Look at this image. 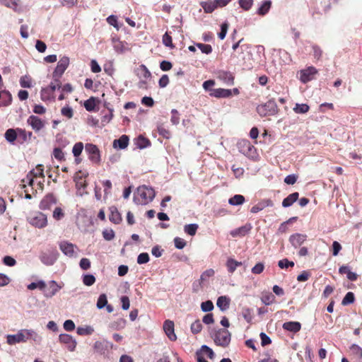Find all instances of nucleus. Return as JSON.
<instances>
[{
	"instance_id": "nucleus-31",
	"label": "nucleus",
	"mask_w": 362,
	"mask_h": 362,
	"mask_svg": "<svg viewBox=\"0 0 362 362\" xmlns=\"http://www.w3.org/2000/svg\"><path fill=\"white\" fill-rule=\"evenodd\" d=\"M252 227L250 225H245L241 226L234 230H232L230 234L233 237L236 236H245L251 230Z\"/></svg>"
},
{
	"instance_id": "nucleus-40",
	"label": "nucleus",
	"mask_w": 362,
	"mask_h": 362,
	"mask_svg": "<svg viewBox=\"0 0 362 362\" xmlns=\"http://www.w3.org/2000/svg\"><path fill=\"white\" fill-rule=\"evenodd\" d=\"M198 228L199 226L197 223L187 224L184 227V231L187 234L193 236L196 234Z\"/></svg>"
},
{
	"instance_id": "nucleus-4",
	"label": "nucleus",
	"mask_w": 362,
	"mask_h": 362,
	"mask_svg": "<svg viewBox=\"0 0 362 362\" xmlns=\"http://www.w3.org/2000/svg\"><path fill=\"white\" fill-rule=\"evenodd\" d=\"M61 88V83L58 79H54L49 86L42 88L40 91V98L44 102L52 101L54 100V91L57 88Z\"/></svg>"
},
{
	"instance_id": "nucleus-32",
	"label": "nucleus",
	"mask_w": 362,
	"mask_h": 362,
	"mask_svg": "<svg viewBox=\"0 0 362 362\" xmlns=\"http://www.w3.org/2000/svg\"><path fill=\"white\" fill-rule=\"evenodd\" d=\"M243 264L241 262L236 261L233 258H228L226 261V267L227 270L230 274H233L238 267H240Z\"/></svg>"
},
{
	"instance_id": "nucleus-23",
	"label": "nucleus",
	"mask_w": 362,
	"mask_h": 362,
	"mask_svg": "<svg viewBox=\"0 0 362 362\" xmlns=\"http://www.w3.org/2000/svg\"><path fill=\"white\" fill-rule=\"evenodd\" d=\"M273 202L270 199H264L257 204L256 205L253 206L251 208V213L256 214L262 210H263L264 208L267 206H272Z\"/></svg>"
},
{
	"instance_id": "nucleus-39",
	"label": "nucleus",
	"mask_w": 362,
	"mask_h": 362,
	"mask_svg": "<svg viewBox=\"0 0 362 362\" xmlns=\"http://www.w3.org/2000/svg\"><path fill=\"white\" fill-rule=\"evenodd\" d=\"M76 332L78 335H90L94 332V329L91 326L78 327Z\"/></svg>"
},
{
	"instance_id": "nucleus-33",
	"label": "nucleus",
	"mask_w": 362,
	"mask_h": 362,
	"mask_svg": "<svg viewBox=\"0 0 362 362\" xmlns=\"http://www.w3.org/2000/svg\"><path fill=\"white\" fill-rule=\"evenodd\" d=\"M201 6L206 13H212L216 8V4L214 1H202L200 3Z\"/></svg>"
},
{
	"instance_id": "nucleus-19",
	"label": "nucleus",
	"mask_w": 362,
	"mask_h": 362,
	"mask_svg": "<svg viewBox=\"0 0 362 362\" xmlns=\"http://www.w3.org/2000/svg\"><path fill=\"white\" fill-rule=\"evenodd\" d=\"M112 42L115 51L119 54H122L129 50L128 44L126 42L120 41L118 38L112 37Z\"/></svg>"
},
{
	"instance_id": "nucleus-44",
	"label": "nucleus",
	"mask_w": 362,
	"mask_h": 362,
	"mask_svg": "<svg viewBox=\"0 0 362 362\" xmlns=\"http://www.w3.org/2000/svg\"><path fill=\"white\" fill-rule=\"evenodd\" d=\"M275 300V296L272 293H267L262 296L261 298L262 302L266 305H271Z\"/></svg>"
},
{
	"instance_id": "nucleus-3",
	"label": "nucleus",
	"mask_w": 362,
	"mask_h": 362,
	"mask_svg": "<svg viewBox=\"0 0 362 362\" xmlns=\"http://www.w3.org/2000/svg\"><path fill=\"white\" fill-rule=\"evenodd\" d=\"M59 257V253L54 247H50L44 251H41L39 259L46 266H52Z\"/></svg>"
},
{
	"instance_id": "nucleus-47",
	"label": "nucleus",
	"mask_w": 362,
	"mask_h": 362,
	"mask_svg": "<svg viewBox=\"0 0 362 362\" xmlns=\"http://www.w3.org/2000/svg\"><path fill=\"white\" fill-rule=\"evenodd\" d=\"M355 300V296L353 292H348L345 296L344 297L341 304L343 305H347L351 303H353Z\"/></svg>"
},
{
	"instance_id": "nucleus-20",
	"label": "nucleus",
	"mask_w": 362,
	"mask_h": 362,
	"mask_svg": "<svg viewBox=\"0 0 362 362\" xmlns=\"http://www.w3.org/2000/svg\"><path fill=\"white\" fill-rule=\"evenodd\" d=\"M27 122L30 125L35 132H38L42 129L45 124L38 117L35 115H30L27 120Z\"/></svg>"
},
{
	"instance_id": "nucleus-13",
	"label": "nucleus",
	"mask_w": 362,
	"mask_h": 362,
	"mask_svg": "<svg viewBox=\"0 0 362 362\" xmlns=\"http://www.w3.org/2000/svg\"><path fill=\"white\" fill-rule=\"evenodd\" d=\"M62 288V286L59 285L57 281L52 280L48 282V288L45 286L42 291H43L44 296L47 298H49L56 295Z\"/></svg>"
},
{
	"instance_id": "nucleus-1",
	"label": "nucleus",
	"mask_w": 362,
	"mask_h": 362,
	"mask_svg": "<svg viewBox=\"0 0 362 362\" xmlns=\"http://www.w3.org/2000/svg\"><path fill=\"white\" fill-rule=\"evenodd\" d=\"M6 340L9 345L26 342L28 340H32L36 344H40L42 341V337L34 329H22L16 334H8L6 336Z\"/></svg>"
},
{
	"instance_id": "nucleus-45",
	"label": "nucleus",
	"mask_w": 362,
	"mask_h": 362,
	"mask_svg": "<svg viewBox=\"0 0 362 362\" xmlns=\"http://www.w3.org/2000/svg\"><path fill=\"white\" fill-rule=\"evenodd\" d=\"M20 85L22 88H30L32 87V79L28 76L25 75L20 78Z\"/></svg>"
},
{
	"instance_id": "nucleus-14",
	"label": "nucleus",
	"mask_w": 362,
	"mask_h": 362,
	"mask_svg": "<svg viewBox=\"0 0 362 362\" xmlns=\"http://www.w3.org/2000/svg\"><path fill=\"white\" fill-rule=\"evenodd\" d=\"M59 341L60 343L65 344L70 351L75 350L77 342L71 335L61 334L59 336Z\"/></svg>"
},
{
	"instance_id": "nucleus-62",
	"label": "nucleus",
	"mask_w": 362,
	"mask_h": 362,
	"mask_svg": "<svg viewBox=\"0 0 362 362\" xmlns=\"http://www.w3.org/2000/svg\"><path fill=\"white\" fill-rule=\"evenodd\" d=\"M149 261V255L146 252H142L137 257V263L139 264H146Z\"/></svg>"
},
{
	"instance_id": "nucleus-53",
	"label": "nucleus",
	"mask_w": 362,
	"mask_h": 362,
	"mask_svg": "<svg viewBox=\"0 0 362 362\" xmlns=\"http://www.w3.org/2000/svg\"><path fill=\"white\" fill-rule=\"evenodd\" d=\"M84 107L86 110L88 112H92L95 110V102L93 98H90L85 101Z\"/></svg>"
},
{
	"instance_id": "nucleus-21",
	"label": "nucleus",
	"mask_w": 362,
	"mask_h": 362,
	"mask_svg": "<svg viewBox=\"0 0 362 362\" xmlns=\"http://www.w3.org/2000/svg\"><path fill=\"white\" fill-rule=\"evenodd\" d=\"M232 95V91L230 89L224 88H215L211 90L210 95L217 98H226Z\"/></svg>"
},
{
	"instance_id": "nucleus-10",
	"label": "nucleus",
	"mask_w": 362,
	"mask_h": 362,
	"mask_svg": "<svg viewBox=\"0 0 362 362\" xmlns=\"http://www.w3.org/2000/svg\"><path fill=\"white\" fill-rule=\"evenodd\" d=\"M240 152L248 158H255L257 156L256 149L250 141L247 140L239 143Z\"/></svg>"
},
{
	"instance_id": "nucleus-28",
	"label": "nucleus",
	"mask_w": 362,
	"mask_h": 362,
	"mask_svg": "<svg viewBox=\"0 0 362 362\" xmlns=\"http://www.w3.org/2000/svg\"><path fill=\"white\" fill-rule=\"evenodd\" d=\"M0 4L17 13H21L22 11L16 0H0Z\"/></svg>"
},
{
	"instance_id": "nucleus-42",
	"label": "nucleus",
	"mask_w": 362,
	"mask_h": 362,
	"mask_svg": "<svg viewBox=\"0 0 362 362\" xmlns=\"http://www.w3.org/2000/svg\"><path fill=\"white\" fill-rule=\"evenodd\" d=\"M46 286L47 285L44 281L40 280L37 282L30 283V284L28 285L27 288L29 290H34L35 288H39L40 290L42 291L45 288Z\"/></svg>"
},
{
	"instance_id": "nucleus-26",
	"label": "nucleus",
	"mask_w": 362,
	"mask_h": 362,
	"mask_svg": "<svg viewBox=\"0 0 362 362\" xmlns=\"http://www.w3.org/2000/svg\"><path fill=\"white\" fill-rule=\"evenodd\" d=\"M272 7V1L267 0L262 1L257 10V13L259 16H264L267 14Z\"/></svg>"
},
{
	"instance_id": "nucleus-56",
	"label": "nucleus",
	"mask_w": 362,
	"mask_h": 362,
	"mask_svg": "<svg viewBox=\"0 0 362 362\" xmlns=\"http://www.w3.org/2000/svg\"><path fill=\"white\" fill-rule=\"evenodd\" d=\"M239 5L243 10L249 11L253 5V0H239Z\"/></svg>"
},
{
	"instance_id": "nucleus-34",
	"label": "nucleus",
	"mask_w": 362,
	"mask_h": 362,
	"mask_svg": "<svg viewBox=\"0 0 362 362\" xmlns=\"http://www.w3.org/2000/svg\"><path fill=\"white\" fill-rule=\"evenodd\" d=\"M112 346L109 341H95L93 346L94 350L100 354H103L105 349L107 348L108 345Z\"/></svg>"
},
{
	"instance_id": "nucleus-8",
	"label": "nucleus",
	"mask_w": 362,
	"mask_h": 362,
	"mask_svg": "<svg viewBox=\"0 0 362 362\" xmlns=\"http://www.w3.org/2000/svg\"><path fill=\"white\" fill-rule=\"evenodd\" d=\"M214 342L221 346H227L230 341V333L226 329H219L214 336Z\"/></svg>"
},
{
	"instance_id": "nucleus-37",
	"label": "nucleus",
	"mask_w": 362,
	"mask_h": 362,
	"mask_svg": "<svg viewBox=\"0 0 362 362\" xmlns=\"http://www.w3.org/2000/svg\"><path fill=\"white\" fill-rule=\"evenodd\" d=\"M245 197L241 194H235L229 199L228 203L232 206L241 205L245 202Z\"/></svg>"
},
{
	"instance_id": "nucleus-46",
	"label": "nucleus",
	"mask_w": 362,
	"mask_h": 362,
	"mask_svg": "<svg viewBox=\"0 0 362 362\" xmlns=\"http://www.w3.org/2000/svg\"><path fill=\"white\" fill-rule=\"evenodd\" d=\"M30 175H32L33 177H44V167L42 165H37L36 168L35 170H33L29 172Z\"/></svg>"
},
{
	"instance_id": "nucleus-38",
	"label": "nucleus",
	"mask_w": 362,
	"mask_h": 362,
	"mask_svg": "<svg viewBox=\"0 0 362 362\" xmlns=\"http://www.w3.org/2000/svg\"><path fill=\"white\" fill-rule=\"evenodd\" d=\"M242 316L248 323H251L253 319V311L251 308H243L241 312Z\"/></svg>"
},
{
	"instance_id": "nucleus-27",
	"label": "nucleus",
	"mask_w": 362,
	"mask_h": 362,
	"mask_svg": "<svg viewBox=\"0 0 362 362\" xmlns=\"http://www.w3.org/2000/svg\"><path fill=\"white\" fill-rule=\"evenodd\" d=\"M129 144V137L127 135L121 136L118 139L113 141V146L119 149H124Z\"/></svg>"
},
{
	"instance_id": "nucleus-64",
	"label": "nucleus",
	"mask_w": 362,
	"mask_h": 362,
	"mask_svg": "<svg viewBox=\"0 0 362 362\" xmlns=\"http://www.w3.org/2000/svg\"><path fill=\"white\" fill-rule=\"evenodd\" d=\"M312 49L315 59H316L317 60H320L322 54V51L321 48L317 45H313L312 46Z\"/></svg>"
},
{
	"instance_id": "nucleus-61",
	"label": "nucleus",
	"mask_w": 362,
	"mask_h": 362,
	"mask_svg": "<svg viewBox=\"0 0 362 362\" xmlns=\"http://www.w3.org/2000/svg\"><path fill=\"white\" fill-rule=\"evenodd\" d=\"M139 71L140 72V75L141 77L144 78H148L151 77V72L149 71V70L147 69V67L144 65V64H141L140 66H139Z\"/></svg>"
},
{
	"instance_id": "nucleus-50",
	"label": "nucleus",
	"mask_w": 362,
	"mask_h": 362,
	"mask_svg": "<svg viewBox=\"0 0 362 362\" xmlns=\"http://www.w3.org/2000/svg\"><path fill=\"white\" fill-rule=\"evenodd\" d=\"M95 282V278L93 274H85L83 276V283L84 285L90 286Z\"/></svg>"
},
{
	"instance_id": "nucleus-55",
	"label": "nucleus",
	"mask_w": 362,
	"mask_h": 362,
	"mask_svg": "<svg viewBox=\"0 0 362 362\" xmlns=\"http://www.w3.org/2000/svg\"><path fill=\"white\" fill-rule=\"evenodd\" d=\"M202 329V325L200 322V320H195L192 325H191V331L193 334H198L201 332Z\"/></svg>"
},
{
	"instance_id": "nucleus-43",
	"label": "nucleus",
	"mask_w": 362,
	"mask_h": 362,
	"mask_svg": "<svg viewBox=\"0 0 362 362\" xmlns=\"http://www.w3.org/2000/svg\"><path fill=\"white\" fill-rule=\"evenodd\" d=\"M18 131V137L23 140V141H26L30 139L33 135L31 132H26L25 129H17Z\"/></svg>"
},
{
	"instance_id": "nucleus-59",
	"label": "nucleus",
	"mask_w": 362,
	"mask_h": 362,
	"mask_svg": "<svg viewBox=\"0 0 362 362\" xmlns=\"http://www.w3.org/2000/svg\"><path fill=\"white\" fill-rule=\"evenodd\" d=\"M278 266L281 269H287L289 267H293L294 262L292 261H289L288 259H283L279 261Z\"/></svg>"
},
{
	"instance_id": "nucleus-15",
	"label": "nucleus",
	"mask_w": 362,
	"mask_h": 362,
	"mask_svg": "<svg viewBox=\"0 0 362 362\" xmlns=\"http://www.w3.org/2000/svg\"><path fill=\"white\" fill-rule=\"evenodd\" d=\"M307 240V235L303 233H294L289 237V242L291 245L297 249L300 247Z\"/></svg>"
},
{
	"instance_id": "nucleus-36",
	"label": "nucleus",
	"mask_w": 362,
	"mask_h": 362,
	"mask_svg": "<svg viewBox=\"0 0 362 362\" xmlns=\"http://www.w3.org/2000/svg\"><path fill=\"white\" fill-rule=\"evenodd\" d=\"M136 146L140 148H145L151 145L150 141L142 135L137 137L136 140Z\"/></svg>"
},
{
	"instance_id": "nucleus-11",
	"label": "nucleus",
	"mask_w": 362,
	"mask_h": 362,
	"mask_svg": "<svg viewBox=\"0 0 362 362\" xmlns=\"http://www.w3.org/2000/svg\"><path fill=\"white\" fill-rule=\"evenodd\" d=\"M69 64V58L64 56L57 63V67L53 72V78L59 80V78L64 73Z\"/></svg>"
},
{
	"instance_id": "nucleus-29",
	"label": "nucleus",
	"mask_w": 362,
	"mask_h": 362,
	"mask_svg": "<svg viewBox=\"0 0 362 362\" xmlns=\"http://www.w3.org/2000/svg\"><path fill=\"white\" fill-rule=\"evenodd\" d=\"M230 299L226 296L218 297L216 301V305L221 311H225L228 309Z\"/></svg>"
},
{
	"instance_id": "nucleus-41",
	"label": "nucleus",
	"mask_w": 362,
	"mask_h": 362,
	"mask_svg": "<svg viewBox=\"0 0 362 362\" xmlns=\"http://www.w3.org/2000/svg\"><path fill=\"white\" fill-rule=\"evenodd\" d=\"M309 109L310 107L307 104L296 103L295 107H293V111L297 114H304L308 112Z\"/></svg>"
},
{
	"instance_id": "nucleus-6",
	"label": "nucleus",
	"mask_w": 362,
	"mask_h": 362,
	"mask_svg": "<svg viewBox=\"0 0 362 362\" xmlns=\"http://www.w3.org/2000/svg\"><path fill=\"white\" fill-rule=\"evenodd\" d=\"M59 247L62 252L69 258H76L78 255V247L66 240H62L59 243Z\"/></svg>"
},
{
	"instance_id": "nucleus-25",
	"label": "nucleus",
	"mask_w": 362,
	"mask_h": 362,
	"mask_svg": "<svg viewBox=\"0 0 362 362\" xmlns=\"http://www.w3.org/2000/svg\"><path fill=\"white\" fill-rule=\"evenodd\" d=\"M109 209L110 212V214L109 216L110 221L115 224L119 223L122 221V217L117 207L115 206H112L110 207Z\"/></svg>"
},
{
	"instance_id": "nucleus-51",
	"label": "nucleus",
	"mask_w": 362,
	"mask_h": 362,
	"mask_svg": "<svg viewBox=\"0 0 362 362\" xmlns=\"http://www.w3.org/2000/svg\"><path fill=\"white\" fill-rule=\"evenodd\" d=\"M215 274V272L213 269H209L204 271L200 276V281L204 282L208 281V279L213 276Z\"/></svg>"
},
{
	"instance_id": "nucleus-60",
	"label": "nucleus",
	"mask_w": 362,
	"mask_h": 362,
	"mask_svg": "<svg viewBox=\"0 0 362 362\" xmlns=\"http://www.w3.org/2000/svg\"><path fill=\"white\" fill-rule=\"evenodd\" d=\"M103 237L105 240H112L115 238V232L112 229H105L103 231Z\"/></svg>"
},
{
	"instance_id": "nucleus-16",
	"label": "nucleus",
	"mask_w": 362,
	"mask_h": 362,
	"mask_svg": "<svg viewBox=\"0 0 362 362\" xmlns=\"http://www.w3.org/2000/svg\"><path fill=\"white\" fill-rule=\"evenodd\" d=\"M57 199L52 194H47L40 202V209L42 210H48L52 206L57 204Z\"/></svg>"
},
{
	"instance_id": "nucleus-54",
	"label": "nucleus",
	"mask_w": 362,
	"mask_h": 362,
	"mask_svg": "<svg viewBox=\"0 0 362 362\" xmlns=\"http://www.w3.org/2000/svg\"><path fill=\"white\" fill-rule=\"evenodd\" d=\"M214 306L211 300H206L204 302H202L201 304V309L203 312H210L214 309Z\"/></svg>"
},
{
	"instance_id": "nucleus-2",
	"label": "nucleus",
	"mask_w": 362,
	"mask_h": 362,
	"mask_svg": "<svg viewBox=\"0 0 362 362\" xmlns=\"http://www.w3.org/2000/svg\"><path fill=\"white\" fill-rule=\"evenodd\" d=\"M155 194V191L151 187L142 185L137 188L134 201L136 204H146L153 199Z\"/></svg>"
},
{
	"instance_id": "nucleus-58",
	"label": "nucleus",
	"mask_w": 362,
	"mask_h": 362,
	"mask_svg": "<svg viewBox=\"0 0 362 362\" xmlns=\"http://www.w3.org/2000/svg\"><path fill=\"white\" fill-rule=\"evenodd\" d=\"M162 41L165 46L170 47V48L174 47V45L173 44L172 37L170 35H169V34L168 33H165L163 35Z\"/></svg>"
},
{
	"instance_id": "nucleus-48",
	"label": "nucleus",
	"mask_w": 362,
	"mask_h": 362,
	"mask_svg": "<svg viewBox=\"0 0 362 362\" xmlns=\"http://www.w3.org/2000/svg\"><path fill=\"white\" fill-rule=\"evenodd\" d=\"M107 304V296L105 293L100 294L97 300V308L98 309H103Z\"/></svg>"
},
{
	"instance_id": "nucleus-63",
	"label": "nucleus",
	"mask_w": 362,
	"mask_h": 362,
	"mask_svg": "<svg viewBox=\"0 0 362 362\" xmlns=\"http://www.w3.org/2000/svg\"><path fill=\"white\" fill-rule=\"evenodd\" d=\"M172 117L170 121L173 124L177 125L180 122V114L178 111L175 109H173L171 110Z\"/></svg>"
},
{
	"instance_id": "nucleus-30",
	"label": "nucleus",
	"mask_w": 362,
	"mask_h": 362,
	"mask_svg": "<svg viewBox=\"0 0 362 362\" xmlns=\"http://www.w3.org/2000/svg\"><path fill=\"white\" fill-rule=\"evenodd\" d=\"M299 197L298 192H293L284 199L282 202V206L287 208L291 206L294 202H296Z\"/></svg>"
},
{
	"instance_id": "nucleus-24",
	"label": "nucleus",
	"mask_w": 362,
	"mask_h": 362,
	"mask_svg": "<svg viewBox=\"0 0 362 362\" xmlns=\"http://www.w3.org/2000/svg\"><path fill=\"white\" fill-rule=\"evenodd\" d=\"M339 272L341 274H346V278L350 281H356L358 278V275L351 271L350 267L347 265H343L339 267Z\"/></svg>"
},
{
	"instance_id": "nucleus-57",
	"label": "nucleus",
	"mask_w": 362,
	"mask_h": 362,
	"mask_svg": "<svg viewBox=\"0 0 362 362\" xmlns=\"http://www.w3.org/2000/svg\"><path fill=\"white\" fill-rule=\"evenodd\" d=\"M196 46L200 49L202 53L209 54L212 52V47L210 45L197 43Z\"/></svg>"
},
{
	"instance_id": "nucleus-17",
	"label": "nucleus",
	"mask_w": 362,
	"mask_h": 362,
	"mask_svg": "<svg viewBox=\"0 0 362 362\" xmlns=\"http://www.w3.org/2000/svg\"><path fill=\"white\" fill-rule=\"evenodd\" d=\"M163 330L168 337V339L174 341L177 339V336L175 333L174 322L170 320H167L163 323Z\"/></svg>"
},
{
	"instance_id": "nucleus-35",
	"label": "nucleus",
	"mask_w": 362,
	"mask_h": 362,
	"mask_svg": "<svg viewBox=\"0 0 362 362\" xmlns=\"http://www.w3.org/2000/svg\"><path fill=\"white\" fill-rule=\"evenodd\" d=\"M6 140L9 143H13L18 137L17 129H8L6 131L4 134Z\"/></svg>"
},
{
	"instance_id": "nucleus-22",
	"label": "nucleus",
	"mask_w": 362,
	"mask_h": 362,
	"mask_svg": "<svg viewBox=\"0 0 362 362\" xmlns=\"http://www.w3.org/2000/svg\"><path fill=\"white\" fill-rule=\"evenodd\" d=\"M282 327L286 331L297 333L301 329V324L299 322L289 321L284 322Z\"/></svg>"
},
{
	"instance_id": "nucleus-12",
	"label": "nucleus",
	"mask_w": 362,
	"mask_h": 362,
	"mask_svg": "<svg viewBox=\"0 0 362 362\" xmlns=\"http://www.w3.org/2000/svg\"><path fill=\"white\" fill-rule=\"evenodd\" d=\"M85 151L88 154L89 159L94 163L100 162V151L96 145L87 144L85 146Z\"/></svg>"
},
{
	"instance_id": "nucleus-49",
	"label": "nucleus",
	"mask_w": 362,
	"mask_h": 362,
	"mask_svg": "<svg viewBox=\"0 0 362 362\" xmlns=\"http://www.w3.org/2000/svg\"><path fill=\"white\" fill-rule=\"evenodd\" d=\"M198 351H202V355L206 354L211 359L214 358L215 356L213 350L206 345H202L200 350Z\"/></svg>"
},
{
	"instance_id": "nucleus-5",
	"label": "nucleus",
	"mask_w": 362,
	"mask_h": 362,
	"mask_svg": "<svg viewBox=\"0 0 362 362\" xmlns=\"http://www.w3.org/2000/svg\"><path fill=\"white\" fill-rule=\"evenodd\" d=\"M257 112L260 117L274 115L278 112L277 105L274 100H269L264 104L258 105L257 107Z\"/></svg>"
},
{
	"instance_id": "nucleus-52",
	"label": "nucleus",
	"mask_w": 362,
	"mask_h": 362,
	"mask_svg": "<svg viewBox=\"0 0 362 362\" xmlns=\"http://www.w3.org/2000/svg\"><path fill=\"white\" fill-rule=\"evenodd\" d=\"M83 149V144L82 142H77L74 144L72 148V153L75 157H78L82 153Z\"/></svg>"
},
{
	"instance_id": "nucleus-9",
	"label": "nucleus",
	"mask_w": 362,
	"mask_h": 362,
	"mask_svg": "<svg viewBox=\"0 0 362 362\" xmlns=\"http://www.w3.org/2000/svg\"><path fill=\"white\" fill-rule=\"evenodd\" d=\"M317 73L318 71L315 67L313 66H308L299 71L300 80L302 83H306L315 79Z\"/></svg>"
},
{
	"instance_id": "nucleus-18",
	"label": "nucleus",
	"mask_w": 362,
	"mask_h": 362,
	"mask_svg": "<svg viewBox=\"0 0 362 362\" xmlns=\"http://www.w3.org/2000/svg\"><path fill=\"white\" fill-rule=\"evenodd\" d=\"M217 78L227 85L231 86L234 83V76L230 71L220 70L217 72Z\"/></svg>"
},
{
	"instance_id": "nucleus-7",
	"label": "nucleus",
	"mask_w": 362,
	"mask_h": 362,
	"mask_svg": "<svg viewBox=\"0 0 362 362\" xmlns=\"http://www.w3.org/2000/svg\"><path fill=\"white\" fill-rule=\"evenodd\" d=\"M28 221L32 226L39 228H42L47 224V216L40 211L31 213L28 217Z\"/></svg>"
}]
</instances>
